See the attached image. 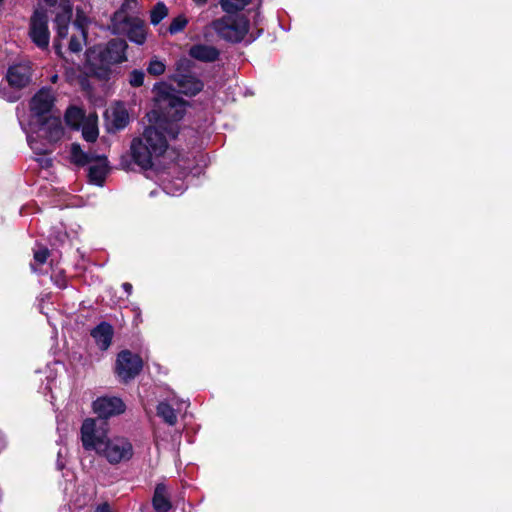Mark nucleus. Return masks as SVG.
Listing matches in <instances>:
<instances>
[{"label":"nucleus","mask_w":512,"mask_h":512,"mask_svg":"<svg viewBox=\"0 0 512 512\" xmlns=\"http://www.w3.org/2000/svg\"><path fill=\"white\" fill-rule=\"evenodd\" d=\"M61 10L57 12L54 25L57 33V37L54 43L56 53L62 55V41L68 37L70 20L72 16V6L68 0H62Z\"/></svg>","instance_id":"10"},{"label":"nucleus","mask_w":512,"mask_h":512,"mask_svg":"<svg viewBox=\"0 0 512 512\" xmlns=\"http://www.w3.org/2000/svg\"><path fill=\"white\" fill-rule=\"evenodd\" d=\"M57 79H58V76H57V75H53V76L51 77V81H52L53 83H56Z\"/></svg>","instance_id":"38"},{"label":"nucleus","mask_w":512,"mask_h":512,"mask_svg":"<svg viewBox=\"0 0 512 512\" xmlns=\"http://www.w3.org/2000/svg\"><path fill=\"white\" fill-rule=\"evenodd\" d=\"M122 287H123V289L125 290V292L127 294H131V292H132V285L130 283H128V282L123 283Z\"/></svg>","instance_id":"35"},{"label":"nucleus","mask_w":512,"mask_h":512,"mask_svg":"<svg viewBox=\"0 0 512 512\" xmlns=\"http://www.w3.org/2000/svg\"><path fill=\"white\" fill-rule=\"evenodd\" d=\"M194 2H196L197 4H204L206 3L207 0H193Z\"/></svg>","instance_id":"37"},{"label":"nucleus","mask_w":512,"mask_h":512,"mask_svg":"<svg viewBox=\"0 0 512 512\" xmlns=\"http://www.w3.org/2000/svg\"><path fill=\"white\" fill-rule=\"evenodd\" d=\"M98 455L109 464L116 465L128 462L134 455V448L128 438L113 436L108 437Z\"/></svg>","instance_id":"5"},{"label":"nucleus","mask_w":512,"mask_h":512,"mask_svg":"<svg viewBox=\"0 0 512 512\" xmlns=\"http://www.w3.org/2000/svg\"><path fill=\"white\" fill-rule=\"evenodd\" d=\"M107 429L104 423H98L95 419H85L81 426V442L85 450L99 451L108 439Z\"/></svg>","instance_id":"6"},{"label":"nucleus","mask_w":512,"mask_h":512,"mask_svg":"<svg viewBox=\"0 0 512 512\" xmlns=\"http://www.w3.org/2000/svg\"><path fill=\"white\" fill-rule=\"evenodd\" d=\"M127 43L121 39H113L106 45H97L86 51V61L91 70L102 77L111 65L126 60Z\"/></svg>","instance_id":"2"},{"label":"nucleus","mask_w":512,"mask_h":512,"mask_svg":"<svg viewBox=\"0 0 512 512\" xmlns=\"http://www.w3.org/2000/svg\"><path fill=\"white\" fill-rule=\"evenodd\" d=\"M166 64L157 56L151 58L147 65V72L152 76H160L165 72Z\"/></svg>","instance_id":"27"},{"label":"nucleus","mask_w":512,"mask_h":512,"mask_svg":"<svg viewBox=\"0 0 512 512\" xmlns=\"http://www.w3.org/2000/svg\"><path fill=\"white\" fill-rule=\"evenodd\" d=\"M91 336L101 350H106L112 342L113 328L109 323L102 322L91 331Z\"/></svg>","instance_id":"17"},{"label":"nucleus","mask_w":512,"mask_h":512,"mask_svg":"<svg viewBox=\"0 0 512 512\" xmlns=\"http://www.w3.org/2000/svg\"><path fill=\"white\" fill-rule=\"evenodd\" d=\"M56 284L60 287V288H64L65 287V282L62 281V280H58L56 281Z\"/></svg>","instance_id":"36"},{"label":"nucleus","mask_w":512,"mask_h":512,"mask_svg":"<svg viewBox=\"0 0 512 512\" xmlns=\"http://www.w3.org/2000/svg\"><path fill=\"white\" fill-rule=\"evenodd\" d=\"M157 415L161 417L165 423L174 426L177 423V415L175 410L167 402H160L157 406Z\"/></svg>","instance_id":"25"},{"label":"nucleus","mask_w":512,"mask_h":512,"mask_svg":"<svg viewBox=\"0 0 512 512\" xmlns=\"http://www.w3.org/2000/svg\"><path fill=\"white\" fill-rule=\"evenodd\" d=\"M212 29L222 39L237 43L244 39L249 30V22L244 16L226 15L211 23Z\"/></svg>","instance_id":"4"},{"label":"nucleus","mask_w":512,"mask_h":512,"mask_svg":"<svg viewBox=\"0 0 512 512\" xmlns=\"http://www.w3.org/2000/svg\"><path fill=\"white\" fill-rule=\"evenodd\" d=\"M86 21V17L77 11V19L72 26V34L68 42V48L73 53L80 52L83 48V45L86 43Z\"/></svg>","instance_id":"13"},{"label":"nucleus","mask_w":512,"mask_h":512,"mask_svg":"<svg viewBox=\"0 0 512 512\" xmlns=\"http://www.w3.org/2000/svg\"><path fill=\"white\" fill-rule=\"evenodd\" d=\"M56 0H45L48 4L52 5Z\"/></svg>","instance_id":"40"},{"label":"nucleus","mask_w":512,"mask_h":512,"mask_svg":"<svg viewBox=\"0 0 512 512\" xmlns=\"http://www.w3.org/2000/svg\"><path fill=\"white\" fill-rule=\"evenodd\" d=\"M163 189L167 194L175 196L182 194L186 186L183 180L178 179L175 182H165Z\"/></svg>","instance_id":"28"},{"label":"nucleus","mask_w":512,"mask_h":512,"mask_svg":"<svg viewBox=\"0 0 512 512\" xmlns=\"http://www.w3.org/2000/svg\"><path fill=\"white\" fill-rule=\"evenodd\" d=\"M85 120L84 112L77 107H70L65 113V122L72 129H79Z\"/></svg>","instance_id":"23"},{"label":"nucleus","mask_w":512,"mask_h":512,"mask_svg":"<svg viewBox=\"0 0 512 512\" xmlns=\"http://www.w3.org/2000/svg\"><path fill=\"white\" fill-rule=\"evenodd\" d=\"M22 129L26 133L27 142L33 152L37 155L43 156L49 152V142H39L37 140V134L33 128V123H29L28 126L22 125Z\"/></svg>","instance_id":"19"},{"label":"nucleus","mask_w":512,"mask_h":512,"mask_svg":"<svg viewBox=\"0 0 512 512\" xmlns=\"http://www.w3.org/2000/svg\"><path fill=\"white\" fill-rule=\"evenodd\" d=\"M49 255V251L45 247H40L39 249L34 251V261L38 265H42L46 262Z\"/></svg>","instance_id":"32"},{"label":"nucleus","mask_w":512,"mask_h":512,"mask_svg":"<svg viewBox=\"0 0 512 512\" xmlns=\"http://www.w3.org/2000/svg\"><path fill=\"white\" fill-rule=\"evenodd\" d=\"M55 102V95L51 88H41L30 101L31 120L30 122H40L47 117L52 110Z\"/></svg>","instance_id":"8"},{"label":"nucleus","mask_w":512,"mask_h":512,"mask_svg":"<svg viewBox=\"0 0 512 512\" xmlns=\"http://www.w3.org/2000/svg\"><path fill=\"white\" fill-rule=\"evenodd\" d=\"M189 54L192 58L203 62H213L219 56V52L215 47L205 44H197L192 46L190 48Z\"/></svg>","instance_id":"18"},{"label":"nucleus","mask_w":512,"mask_h":512,"mask_svg":"<svg viewBox=\"0 0 512 512\" xmlns=\"http://www.w3.org/2000/svg\"><path fill=\"white\" fill-rule=\"evenodd\" d=\"M38 162L41 167H49L51 165V159L47 157H41L38 159Z\"/></svg>","instance_id":"33"},{"label":"nucleus","mask_w":512,"mask_h":512,"mask_svg":"<svg viewBox=\"0 0 512 512\" xmlns=\"http://www.w3.org/2000/svg\"><path fill=\"white\" fill-rule=\"evenodd\" d=\"M96 156L95 154L84 152L77 143L71 145L70 158L76 165L85 166L91 164Z\"/></svg>","instance_id":"21"},{"label":"nucleus","mask_w":512,"mask_h":512,"mask_svg":"<svg viewBox=\"0 0 512 512\" xmlns=\"http://www.w3.org/2000/svg\"><path fill=\"white\" fill-rule=\"evenodd\" d=\"M186 25L187 19L184 16H178L173 19L168 30L171 34H176L182 31Z\"/></svg>","instance_id":"31"},{"label":"nucleus","mask_w":512,"mask_h":512,"mask_svg":"<svg viewBox=\"0 0 512 512\" xmlns=\"http://www.w3.org/2000/svg\"><path fill=\"white\" fill-rule=\"evenodd\" d=\"M251 0H220L223 11L228 14L242 10Z\"/></svg>","instance_id":"26"},{"label":"nucleus","mask_w":512,"mask_h":512,"mask_svg":"<svg viewBox=\"0 0 512 512\" xmlns=\"http://www.w3.org/2000/svg\"><path fill=\"white\" fill-rule=\"evenodd\" d=\"M31 269H32L34 272H37V271H38V270H37V268H36V266H35V264H31Z\"/></svg>","instance_id":"39"},{"label":"nucleus","mask_w":512,"mask_h":512,"mask_svg":"<svg viewBox=\"0 0 512 512\" xmlns=\"http://www.w3.org/2000/svg\"><path fill=\"white\" fill-rule=\"evenodd\" d=\"M153 92L155 108L146 115L148 125L130 146L134 162L143 169L152 168L166 152L168 140L178 135V122L186 112V102L166 83H156Z\"/></svg>","instance_id":"1"},{"label":"nucleus","mask_w":512,"mask_h":512,"mask_svg":"<svg viewBox=\"0 0 512 512\" xmlns=\"http://www.w3.org/2000/svg\"><path fill=\"white\" fill-rule=\"evenodd\" d=\"M125 35L130 41L142 45L146 41V31L143 22L137 18Z\"/></svg>","instance_id":"22"},{"label":"nucleus","mask_w":512,"mask_h":512,"mask_svg":"<svg viewBox=\"0 0 512 512\" xmlns=\"http://www.w3.org/2000/svg\"><path fill=\"white\" fill-rule=\"evenodd\" d=\"M93 410L100 418H109L125 411L122 399L115 396L99 397L93 402Z\"/></svg>","instance_id":"12"},{"label":"nucleus","mask_w":512,"mask_h":512,"mask_svg":"<svg viewBox=\"0 0 512 512\" xmlns=\"http://www.w3.org/2000/svg\"><path fill=\"white\" fill-rule=\"evenodd\" d=\"M174 80L177 82L179 92L194 96L203 89V83L190 74H176Z\"/></svg>","instance_id":"14"},{"label":"nucleus","mask_w":512,"mask_h":512,"mask_svg":"<svg viewBox=\"0 0 512 512\" xmlns=\"http://www.w3.org/2000/svg\"><path fill=\"white\" fill-rule=\"evenodd\" d=\"M89 165V180L90 182L101 186L108 173V161L105 156H96L93 162Z\"/></svg>","instance_id":"15"},{"label":"nucleus","mask_w":512,"mask_h":512,"mask_svg":"<svg viewBox=\"0 0 512 512\" xmlns=\"http://www.w3.org/2000/svg\"><path fill=\"white\" fill-rule=\"evenodd\" d=\"M37 137L45 138L49 143L59 141L64 135V128L59 117H45L40 122H32Z\"/></svg>","instance_id":"11"},{"label":"nucleus","mask_w":512,"mask_h":512,"mask_svg":"<svg viewBox=\"0 0 512 512\" xmlns=\"http://www.w3.org/2000/svg\"><path fill=\"white\" fill-rule=\"evenodd\" d=\"M109 129H123L129 122V115L122 106H116L108 109L105 113Z\"/></svg>","instance_id":"16"},{"label":"nucleus","mask_w":512,"mask_h":512,"mask_svg":"<svg viewBox=\"0 0 512 512\" xmlns=\"http://www.w3.org/2000/svg\"><path fill=\"white\" fill-rule=\"evenodd\" d=\"M29 35L33 43L40 49L49 45L50 33L48 29V17L42 10H36L31 17Z\"/></svg>","instance_id":"9"},{"label":"nucleus","mask_w":512,"mask_h":512,"mask_svg":"<svg viewBox=\"0 0 512 512\" xmlns=\"http://www.w3.org/2000/svg\"><path fill=\"white\" fill-rule=\"evenodd\" d=\"M145 73L143 70L135 69L129 74V84L132 87H140L144 83Z\"/></svg>","instance_id":"30"},{"label":"nucleus","mask_w":512,"mask_h":512,"mask_svg":"<svg viewBox=\"0 0 512 512\" xmlns=\"http://www.w3.org/2000/svg\"><path fill=\"white\" fill-rule=\"evenodd\" d=\"M143 361L139 355L132 353L129 350L121 351L116 360V373L119 378L128 382L134 379L142 370Z\"/></svg>","instance_id":"7"},{"label":"nucleus","mask_w":512,"mask_h":512,"mask_svg":"<svg viewBox=\"0 0 512 512\" xmlns=\"http://www.w3.org/2000/svg\"><path fill=\"white\" fill-rule=\"evenodd\" d=\"M152 505L156 512H168L172 508L166 486L163 483H159L155 487Z\"/></svg>","instance_id":"20"},{"label":"nucleus","mask_w":512,"mask_h":512,"mask_svg":"<svg viewBox=\"0 0 512 512\" xmlns=\"http://www.w3.org/2000/svg\"><path fill=\"white\" fill-rule=\"evenodd\" d=\"M82 136L87 142H94L98 137L97 117L90 115L82 124Z\"/></svg>","instance_id":"24"},{"label":"nucleus","mask_w":512,"mask_h":512,"mask_svg":"<svg viewBox=\"0 0 512 512\" xmlns=\"http://www.w3.org/2000/svg\"><path fill=\"white\" fill-rule=\"evenodd\" d=\"M94 512H112L107 504L98 506Z\"/></svg>","instance_id":"34"},{"label":"nucleus","mask_w":512,"mask_h":512,"mask_svg":"<svg viewBox=\"0 0 512 512\" xmlns=\"http://www.w3.org/2000/svg\"><path fill=\"white\" fill-rule=\"evenodd\" d=\"M168 10L163 3H158L151 11L150 20L153 25H157L166 17Z\"/></svg>","instance_id":"29"},{"label":"nucleus","mask_w":512,"mask_h":512,"mask_svg":"<svg viewBox=\"0 0 512 512\" xmlns=\"http://www.w3.org/2000/svg\"><path fill=\"white\" fill-rule=\"evenodd\" d=\"M32 79V66L29 62L10 66L5 79L0 83V97L8 102H16L22 96Z\"/></svg>","instance_id":"3"}]
</instances>
